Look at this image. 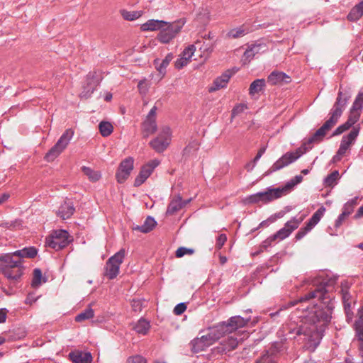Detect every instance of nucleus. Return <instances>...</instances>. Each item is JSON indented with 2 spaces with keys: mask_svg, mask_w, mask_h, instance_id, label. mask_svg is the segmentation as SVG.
Returning a JSON list of instances; mask_svg holds the SVG:
<instances>
[{
  "mask_svg": "<svg viewBox=\"0 0 363 363\" xmlns=\"http://www.w3.org/2000/svg\"><path fill=\"white\" fill-rule=\"evenodd\" d=\"M9 198V195L8 194H3L0 196V204H1L4 202H5Z\"/></svg>",
  "mask_w": 363,
  "mask_h": 363,
  "instance_id": "nucleus-64",
  "label": "nucleus"
},
{
  "mask_svg": "<svg viewBox=\"0 0 363 363\" xmlns=\"http://www.w3.org/2000/svg\"><path fill=\"white\" fill-rule=\"evenodd\" d=\"M197 19L203 24H207L211 20V11L208 8H201L197 14Z\"/></svg>",
  "mask_w": 363,
  "mask_h": 363,
  "instance_id": "nucleus-41",
  "label": "nucleus"
},
{
  "mask_svg": "<svg viewBox=\"0 0 363 363\" xmlns=\"http://www.w3.org/2000/svg\"><path fill=\"white\" fill-rule=\"evenodd\" d=\"M345 132L341 125L338 126L334 131L333 135H338Z\"/></svg>",
  "mask_w": 363,
  "mask_h": 363,
  "instance_id": "nucleus-63",
  "label": "nucleus"
},
{
  "mask_svg": "<svg viewBox=\"0 0 363 363\" xmlns=\"http://www.w3.org/2000/svg\"><path fill=\"white\" fill-rule=\"evenodd\" d=\"M42 273L39 269H35L33 271V277L32 280V286L38 287L41 284Z\"/></svg>",
  "mask_w": 363,
  "mask_h": 363,
  "instance_id": "nucleus-46",
  "label": "nucleus"
},
{
  "mask_svg": "<svg viewBox=\"0 0 363 363\" xmlns=\"http://www.w3.org/2000/svg\"><path fill=\"white\" fill-rule=\"evenodd\" d=\"M265 86L264 79H256L252 82L249 88V94L252 96L259 93Z\"/></svg>",
  "mask_w": 363,
  "mask_h": 363,
  "instance_id": "nucleus-35",
  "label": "nucleus"
},
{
  "mask_svg": "<svg viewBox=\"0 0 363 363\" xmlns=\"http://www.w3.org/2000/svg\"><path fill=\"white\" fill-rule=\"evenodd\" d=\"M345 104V100H342L341 94H338L337 101L330 113V118L324 124L318 129L315 133L305 142L302 147L296 150L295 152H286L280 159H279L268 170L267 174L282 169L289 165L304 152L310 150L313 143H318L322 141L327 133L335 126L341 116L343 107Z\"/></svg>",
  "mask_w": 363,
  "mask_h": 363,
  "instance_id": "nucleus-2",
  "label": "nucleus"
},
{
  "mask_svg": "<svg viewBox=\"0 0 363 363\" xmlns=\"http://www.w3.org/2000/svg\"><path fill=\"white\" fill-rule=\"evenodd\" d=\"M303 179V177L301 175H298V176H296L294 179L291 181V184H289L286 188V189L287 190V187L289 186V188L294 186V185L301 182Z\"/></svg>",
  "mask_w": 363,
  "mask_h": 363,
  "instance_id": "nucleus-56",
  "label": "nucleus"
},
{
  "mask_svg": "<svg viewBox=\"0 0 363 363\" xmlns=\"http://www.w3.org/2000/svg\"><path fill=\"white\" fill-rule=\"evenodd\" d=\"M221 338L219 345L213 349L215 354L226 353L235 350L244 337H240L237 333H225Z\"/></svg>",
  "mask_w": 363,
  "mask_h": 363,
  "instance_id": "nucleus-12",
  "label": "nucleus"
},
{
  "mask_svg": "<svg viewBox=\"0 0 363 363\" xmlns=\"http://www.w3.org/2000/svg\"><path fill=\"white\" fill-rule=\"evenodd\" d=\"M195 50L196 47L193 44L185 48L180 55L179 58H178L175 62L176 68L179 69L187 65L191 61V58L194 55Z\"/></svg>",
  "mask_w": 363,
  "mask_h": 363,
  "instance_id": "nucleus-18",
  "label": "nucleus"
},
{
  "mask_svg": "<svg viewBox=\"0 0 363 363\" xmlns=\"http://www.w3.org/2000/svg\"><path fill=\"white\" fill-rule=\"evenodd\" d=\"M8 310L6 308L0 309V323H3L6 321L7 318Z\"/></svg>",
  "mask_w": 363,
  "mask_h": 363,
  "instance_id": "nucleus-55",
  "label": "nucleus"
},
{
  "mask_svg": "<svg viewBox=\"0 0 363 363\" xmlns=\"http://www.w3.org/2000/svg\"><path fill=\"white\" fill-rule=\"evenodd\" d=\"M223 336L218 325L210 327L207 329V333L201 337L194 339L191 342V350L198 353L204 351L212 345L216 341L220 340Z\"/></svg>",
  "mask_w": 363,
  "mask_h": 363,
  "instance_id": "nucleus-4",
  "label": "nucleus"
},
{
  "mask_svg": "<svg viewBox=\"0 0 363 363\" xmlns=\"http://www.w3.org/2000/svg\"><path fill=\"white\" fill-rule=\"evenodd\" d=\"M341 293L347 318L348 320L352 319V306L354 303V301L350 294L348 288L342 287Z\"/></svg>",
  "mask_w": 363,
  "mask_h": 363,
  "instance_id": "nucleus-20",
  "label": "nucleus"
},
{
  "mask_svg": "<svg viewBox=\"0 0 363 363\" xmlns=\"http://www.w3.org/2000/svg\"><path fill=\"white\" fill-rule=\"evenodd\" d=\"M186 309V306L184 303L177 304L174 308V313L175 315L182 314Z\"/></svg>",
  "mask_w": 363,
  "mask_h": 363,
  "instance_id": "nucleus-51",
  "label": "nucleus"
},
{
  "mask_svg": "<svg viewBox=\"0 0 363 363\" xmlns=\"http://www.w3.org/2000/svg\"><path fill=\"white\" fill-rule=\"evenodd\" d=\"M82 170L91 182H96L101 177V174L99 171L94 170L90 167L84 166L82 167Z\"/></svg>",
  "mask_w": 363,
  "mask_h": 363,
  "instance_id": "nucleus-33",
  "label": "nucleus"
},
{
  "mask_svg": "<svg viewBox=\"0 0 363 363\" xmlns=\"http://www.w3.org/2000/svg\"><path fill=\"white\" fill-rule=\"evenodd\" d=\"M74 212L73 204L70 202H65L60 207L57 216L62 219L65 220L69 218Z\"/></svg>",
  "mask_w": 363,
  "mask_h": 363,
  "instance_id": "nucleus-30",
  "label": "nucleus"
},
{
  "mask_svg": "<svg viewBox=\"0 0 363 363\" xmlns=\"http://www.w3.org/2000/svg\"><path fill=\"white\" fill-rule=\"evenodd\" d=\"M119 13L124 20L128 21L137 20L143 14V11H128L126 9H121Z\"/></svg>",
  "mask_w": 363,
  "mask_h": 363,
  "instance_id": "nucleus-32",
  "label": "nucleus"
},
{
  "mask_svg": "<svg viewBox=\"0 0 363 363\" xmlns=\"http://www.w3.org/2000/svg\"><path fill=\"white\" fill-rule=\"evenodd\" d=\"M356 335L359 342V347L363 356V308L358 310L357 319L354 325Z\"/></svg>",
  "mask_w": 363,
  "mask_h": 363,
  "instance_id": "nucleus-19",
  "label": "nucleus"
},
{
  "mask_svg": "<svg viewBox=\"0 0 363 363\" xmlns=\"http://www.w3.org/2000/svg\"><path fill=\"white\" fill-rule=\"evenodd\" d=\"M265 151H266V147H262L259 150L257 155L255 156V157L253 160V164H252L250 169H252L255 167L256 163L260 159V157L263 155V154L265 152Z\"/></svg>",
  "mask_w": 363,
  "mask_h": 363,
  "instance_id": "nucleus-53",
  "label": "nucleus"
},
{
  "mask_svg": "<svg viewBox=\"0 0 363 363\" xmlns=\"http://www.w3.org/2000/svg\"><path fill=\"white\" fill-rule=\"evenodd\" d=\"M156 112L157 107L154 106L142 123V134L143 138H148L156 131L157 128L156 123Z\"/></svg>",
  "mask_w": 363,
  "mask_h": 363,
  "instance_id": "nucleus-14",
  "label": "nucleus"
},
{
  "mask_svg": "<svg viewBox=\"0 0 363 363\" xmlns=\"http://www.w3.org/2000/svg\"><path fill=\"white\" fill-rule=\"evenodd\" d=\"M166 25V21L162 20L150 19L140 26V30L147 31H160L162 26Z\"/></svg>",
  "mask_w": 363,
  "mask_h": 363,
  "instance_id": "nucleus-24",
  "label": "nucleus"
},
{
  "mask_svg": "<svg viewBox=\"0 0 363 363\" xmlns=\"http://www.w3.org/2000/svg\"><path fill=\"white\" fill-rule=\"evenodd\" d=\"M156 225V221L154 218L148 217L146 218L144 224L138 227V230L144 233L151 231Z\"/></svg>",
  "mask_w": 363,
  "mask_h": 363,
  "instance_id": "nucleus-42",
  "label": "nucleus"
},
{
  "mask_svg": "<svg viewBox=\"0 0 363 363\" xmlns=\"http://www.w3.org/2000/svg\"><path fill=\"white\" fill-rule=\"evenodd\" d=\"M71 242L70 236L65 230H57L51 233L46 238V246L55 250H60Z\"/></svg>",
  "mask_w": 363,
  "mask_h": 363,
  "instance_id": "nucleus-10",
  "label": "nucleus"
},
{
  "mask_svg": "<svg viewBox=\"0 0 363 363\" xmlns=\"http://www.w3.org/2000/svg\"><path fill=\"white\" fill-rule=\"evenodd\" d=\"M244 56L246 59H251L255 56L253 51L250 46L245 52Z\"/></svg>",
  "mask_w": 363,
  "mask_h": 363,
  "instance_id": "nucleus-58",
  "label": "nucleus"
},
{
  "mask_svg": "<svg viewBox=\"0 0 363 363\" xmlns=\"http://www.w3.org/2000/svg\"><path fill=\"white\" fill-rule=\"evenodd\" d=\"M227 240V237L225 234H220L216 241V247L217 249L220 250L223 246L225 242Z\"/></svg>",
  "mask_w": 363,
  "mask_h": 363,
  "instance_id": "nucleus-52",
  "label": "nucleus"
},
{
  "mask_svg": "<svg viewBox=\"0 0 363 363\" xmlns=\"http://www.w3.org/2000/svg\"><path fill=\"white\" fill-rule=\"evenodd\" d=\"M354 218L355 219L363 218V205L358 208L357 213L354 216Z\"/></svg>",
  "mask_w": 363,
  "mask_h": 363,
  "instance_id": "nucleus-60",
  "label": "nucleus"
},
{
  "mask_svg": "<svg viewBox=\"0 0 363 363\" xmlns=\"http://www.w3.org/2000/svg\"><path fill=\"white\" fill-rule=\"evenodd\" d=\"M362 108H363V96L362 94H359L355 99L351 109L361 113Z\"/></svg>",
  "mask_w": 363,
  "mask_h": 363,
  "instance_id": "nucleus-47",
  "label": "nucleus"
},
{
  "mask_svg": "<svg viewBox=\"0 0 363 363\" xmlns=\"http://www.w3.org/2000/svg\"><path fill=\"white\" fill-rule=\"evenodd\" d=\"M249 321L250 319H245L240 315H237L231 317L227 322L220 323L217 325L223 335L225 333H237L238 336L242 337L241 336L243 335L245 337L247 335L241 333L238 330L245 326Z\"/></svg>",
  "mask_w": 363,
  "mask_h": 363,
  "instance_id": "nucleus-7",
  "label": "nucleus"
},
{
  "mask_svg": "<svg viewBox=\"0 0 363 363\" xmlns=\"http://www.w3.org/2000/svg\"><path fill=\"white\" fill-rule=\"evenodd\" d=\"M200 146V143L197 140H193L189 143L186 147L184 149V155H190L196 152Z\"/></svg>",
  "mask_w": 363,
  "mask_h": 363,
  "instance_id": "nucleus-43",
  "label": "nucleus"
},
{
  "mask_svg": "<svg viewBox=\"0 0 363 363\" xmlns=\"http://www.w3.org/2000/svg\"><path fill=\"white\" fill-rule=\"evenodd\" d=\"M69 357L73 363H91L92 361V356L89 352L79 350L71 352Z\"/></svg>",
  "mask_w": 363,
  "mask_h": 363,
  "instance_id": "nucleus-22",
  "label": "nucleus"
},
{
  "mask_svg": "<svg viewBox=\"0 0 363 363\" xmlns=\"http://www.w3.org/2000/svg\"><path fill=\"white\" fill-rule=\"evenodd\" d=\"M186 203L187 202L183 201L180 196H177L169 203L167 209V213L169 215L174 214L181 210Z\"/></svg>",
  "mask_w": 363,
  "mask_h": 363,
  "instance_id": "nucleus-29",
  "label": "nucleus"
},
{
  "mask_svg": "<svg viewBox=\"0 0 363 363\" xmlns=\"http://www.w3.org/2000/svg\"><path fill=\"white\" fill-rule=\"evenodd\" d=\"M325 211V208L323 206L318 209L312 216L308 222L306 223V226L304 228H301L299 231L296 233V238L297 240H301L309 231H311L320 220L321 218L324 215Z\"/></svg>",
  "mask_w": 363,
  "mask_h": 363,
  "instance_id": "nucleus-16",
  "label": "nucleus"
},
{
  "mask_svg": "<svg viewBox=\"0 0 363 363\" xmlns=\"http://www.w3.org/2000/svg\"><path fill=\"white\" fill-rule=\"evenodd\" d=\"M194 250L191 248L180 247L177 250V251L175 252V255L177 257L180 258L186 255H191L194 254Z\"/></svg>",
  "mask_w": 363,
  "mask_h": 363,
  "instance_id": "nucleus-45",
  "label": "nucleus"
},
{
  "mask_svg": "<svg viewBox=\"0 0 363 363\" xmlns=\"http://www.w3.org/2000/svg\"><path fill=\"white\" fill-rule=\"evenodd\" d=\"M160 161L158 160H152L145 164H144L135 179L134 186H140L142 185L147 179L152 174L154 169L159 165Z\"/></svg>",
  "mask_w": 363,
  "mask_h": 363,
  "instance_id": "nucleus-15",
  "label": "nucleus"
},
{
  "mask_svg": "<svg viewBox=\"0 0 363 363\" xmlns=\"http://www.w3.org/2000/svg\"><path fill=\"white\" fill-rule=\"evenodd\" d=\"M150 323L145 319H140L135 324L134 329L139 334L145 335L150 329Z\"/></svg>",
  "mask_w": 363,
  "mask_h": 363,
  "instance_id": "nucleus-36",
  "label": "nucleus"
},
{
  "mask_svg": "<svg viewBox=\"0 0 363 363\" xmlns=\"http://www.w3.org/2000/svg\"><path fill=\"white\" fill-rule=\"evenodd\" d=\"M13 257L18 258L21 264L23 265L24 258H33L37 255V250L33 247H25L22 250H16L11 252Z\"/></svg>",
  "mask_w": 363,
  "mask_h": 363,
  "instance_id": "nucleus-25",
  "label": "nucleus"
},
{
  "mask_svg": "<svg viewBox=\"0 0 363 363\" xmlns=\"http://www.w3.org/2000/svg\"><path fill=\"white\" fill-rule=\"evenodd\" d=\"M96 83L92 79H89V76L87 78L86 85L84 86V90L80 94L81 98H88L94 92L96 87Z\"/></svg>",
  "mask_w": 363,
  "mask_h": 363,
  "instance_id": "nucleus-34",
  "label": "nucleus"
},
{
  "mask_svg": "<svg viewBox=\"0 0 363 363\" xmlns=\"http://www.w3.org/2000/svg\"><path fill=\"white\" fill-rule=\"evenodd\" d=\"M359 126L354 127L352 130L346 135H344L341 140L339 149L336 155L333 157V162H339L349 152L352 145L354 143L357 137L359 135Z\"/></svg>",
  "mask_w": 363,
  "mask_h": 363,
  "instance_id": "nucleus-9",
  "label": "nucleus"
},
{
  "mask_svg": "<svg viewBox=\"0 0 363 363\" xmlns=\"http://www.w3.org/2000/svg\"><path fill=\"white\" fill-rule=\"evenodd\" d=\"M252 30V26L249 23H245L240 27L230 30L228 33V36L232 38H238L245 35Z\"/></svg>",
  "mask_w": 363,
  "mask_h": 363,
  "instance_id": "nucleus-26",
  "label": "nucleus"
},
{
  "mask_svg": "<svg viewBox=\"0 0 363 363\" xmlns=\"http://www.w3.org/2000/svg\"><path fill=\"white\" fill-rule=\"evenodd\" d=\"M127 363H146V360L140 355H135L129 357Z\"/></svg>",
  "mask_w": 363,
  "mask_h": 363,
  "instance_id": "nucleus-50",
  "label": "nucleus"
},
{
  "mask_svg": "<svg viewBox=\"0 0 363 363\" xmlns=\"http://www.w3.org/2000/svg\"><path fill=\"white\" fill-rule=\"evenodd\" d=\"M172 59L173 55L172 53H169L162 61L159 59L154 60L155 68L159 72V73L162 74V77H164L166 72V68L169 65V62L172 60Z\"/></svg>",
  "mask_w": 363,
  "mask_h": 363,
  "instance_id": "nucleus-28",
  "label": "nucleus"
},
{
  "mask_svg": "<svg viewBox=\"0 0 363 363\" xmlns=\"http://www.w3.org/2000/svg\"><path fill=\"white\" fill-rule=\"evenodd\" d=\"M73 135L74 130L71 128L67 129L55 145L45 155V160L49 162L54 161L67 148Z\"/></svg>",
  "mask_w": 363,
  "mask_h": 363,
  "instance_id": "nucleus-6",
  "label": "nucleus"
},
{
  "mask_svg": "<svg viewBox=\"0 0 363 363\" xmlns=\"http://www.w3.org/2000/svg\"><path fill=\"white\" fill-rule=\"evenodd\" d=\"M24 270L19 259L16 258L11 253H6L0 256V272L8 279L9 284H2L1 290L7 296L15 293V284L21 279Z\"/></svg>",
  "mask_w": 363,
  "mask_h": 363,
  "instance_id": "nucleus-3",
  "label": "nucleus"
},
{
  "mask_svg": "<svg viewBox=\"0 0 363 363\" xmlns=\"http://www.w3.org/2000/svg\"><path fill=\"white\" fill-rule=\"evenodd\" d=\"M138 87L140 90V92H143V93H145V83L144 82H140L138 83Z\"/></svg>",
  "mask_w": 363,
  "mask_h": 363,
  "instance_id": "nucleus-61",
  "label": "nucleus"
},
{
  "mask_svg": "<svg viewBox=\"0 0 363 363\" xmlns=\"http://www.w3.org/2000/svg\"><path fill=\"white\" fill-rule=\"evenodd\" d=\"M311 283L310 291L292 303L299 306L286 326L289 334L303 335L307 348L314 350L330 321L334 296L325 285L317 286L316 280Z\"/></svg>",
  "mask_w": 363,
  "mask_h": 363,
  "instance_id": "nucleus-1",
  "label": "nucleus"
},
{
  "mask_svg": "<svg viewBox=\"0 0 363 363\" xmlns=\"http://www.w3.org/2000/svg\"><path fill=\"white\" fill-rule=\"evenodd\" d=\"M99 128L100 133L104 137L110 135L113 130L112 124L106 121H101L99 125Z\"/></svg>",
  "mask_w": 363,
  "mask_h": 363,
  "instance_id": "nucleus-40",
  "label": "nucleus"
},
{
  "mask_svg": "<svg viewBox=\"0 0 363 363\" xmlns=\"http://www.w3.org/2000/svg\"><path fill=\"white\" fill-rule=\"evenodd\" d=\"M186 23V18H181L173 22L166 21V25L162 26L157 35V40L164 44L170 43L181 32Z\"/></svg>",
  "mask_w": 363,
  "mask_h": 363,
  "instance_id": "nucleus-5",
  "label": "nucleus"
},
{
  "mask_svg": "<svg viewBox=\"0 0 363 363\" xmlns=\"http://www.w3.org/2000/svg\"><path fill=\"white\" fill-rule=\"evenodd\" d=\"M125 255V250L122 248L107 260L105 267V276L109 279H113L118 276L120 266L123 263Z\"/></svg>",
  "mask_w": 363,
  "mask_h": 363,
  "instance_id": "nucleus-11",
  "label": "nucleus"
},
{
  "mask_svg": "<svg viewBox=\"0 0 363 363\" xmlns=\"http://www.w3.org/2000/svg\"><path fill=\"white\" fill-rule=\"evenodd\" d=\"M286 191V188L272 189L267 191L259 192L257 194L251 195L249 196L248 201L250 203H257L259 201H263L266 203L280 198Z\"/></svg>",
  "mask_w": 363,
  "mask_h": 363,
  "instance_id": "nucleus-13",
  "label": "nucleus"
},
{
  "mask_svg": "<svg viewBox=\"0 0 363 363\" xmlns=\"http://www.w3.org/2000/svg\"><path fill=\"white\" fill-rule=\"evenodd\" d=\"M231 77L232 73L230 71H226L214 80L213 84L208 87V91L214 92L225 87Z\"/></svg>",
  "mask_w": 363,
  "mask_h": 363,
  "instance_id": "nucleus-21",
  "label": "nucleus"
},
{
  "mask_svg": "<svg viewBox=\"0 0 363 363\" xmlns=\"http://www.w3.org/2000/svg\"><path fill=\"white\" fill-rule=\"evenodd\" d=\"M358 199L359 198L356 196L345 203L342 208L343 215H347L349 216L353 212L354 207L358 203Z\"/></svg>",
  "mask_w": 363,
  "mask_h": 363,
  "instance_id": "nucleus-37",
  "label": "nucleus"
},
{
  "mask_svg": "<svg viewBox=\"0 0 363 363\" xmlns=\"http://www.w3.org/2000/svg\"><path fill=\"white\" fill-rule=\"evenodd\" d=\"M348 217L347 215H343V212L338 216L335 221V227H339L342 225V222Z\"/></svg>",
  "mask_w": 363,
  "mask_h": 363,
  "instance_id": "nucleus-57",
  "label": "nucleus"
},
{
  "mask_svg": "<svg viewBox=\"0 0 363 363\" xmlns=\"http://www.w3.org/2000/svg\"><path fill=\"white\" fill-rule=\"evenodd\" d=\"M172 140V130L169 126H162L158 135L150 140V146L157 152H163L170 145Z\"/></svg>",
  "mask_w": 363,
  "mask_h": 363,
  "instance_id": "nucleus-8",
  "label": "nucleus"
},
{
  "mask_svg": "<svg viewBox=\"0 0 363 363\" xmlns=\"http://www.w3.org/2000/svg\"><path fill=\"white\" fill-rule=\"evenodd\" d=\"M360 115V112L351 109L347 121L354 125L359 121Z\"/></svg>",
  "mask_w": 363,
  "mask_h": 363,
  "instance_id": "nucleus-48",
  "label": "nucleus"
},
{
  "mask_svg": "<svg viewBox=\"0 0 363 363\" xmlns=\"http://www.w3.org/2000/svg\"><path fill=\"white\" fill-rule=\"evenodd\" d=\"M291 233L284 227L278 230L275 234L269 237L263 242V246L267 247L272 242L276 240H283L288 238Z\"/></svg>",
  "mask_w": 363,
  "mask_h": 363,
  "instance_id": "nucleus-27",
  "label": "nucleus"
},
{
  "mask_svg": "<svg viewBox=\"0 0 363 363\" xmlns=\"http://www.w3.org/2000/svg\"><path fill=\"white\" fill-rule=\"evenodd\" d=\"M353 125L350 123L348 121H347L345 123L341 125L342 128H343L344 131H346L349 128H350Z\"/></svg>",
  "mask_w": 363,
  "mask_h": 363,
  "instance_id": "nucleus-62",
  "label": "nucleus"
},
{
  "mask_svg": "<svg viewBox=\"0 0 363 363\" xmlns=\"http://www.w3.org/2000/svg\"><path fill=\"white\" fill-rule=\"evenodd\" d=\"M271 359L268 354L263 355L262 358L257 361L256 363H269Z\"/></svg>",
  "mask_w": 363,
  "mask_h": 363,
  "instance_id": "nucleus-59",
  "label": "nucleus"
},
{
  "mask_svg": "<svg viewBox=\"0 0 363 363\" xmlns=\"http://www.w3.org/2000/svg\"><path fill=\"white\" fill-rule=\"evenodd\" d=\"M250 47L255 55L257 53H259L261 51L263 52L264 51L263 48H264L265 46L262 45L261 44H257V45H252Z\"/></svg>",
  "mask_w": 363,
  "mask_h": 363,
  "instance_id": "nucleus-54",
  "label": "nucleus"
},
{
  "mask_svg": "<svg viewBox=\"0 0 363 363\" xmlns=\"http://www.w3.org/2000/svg\"><path fill=\"white\" fill-rule=\"evenodd\" d=\"M303 220V217H300L298 218H293L290 220L287 221L285 225L284 228H286V230L291 233L294 230L297 229L299 226V225L301 223V222Z\"/></svg>",
  "mask_w": 363,
  "mask_h": 363,
  "instance_id": "nucleus-39",
  "label": "nucleus"
},
{
  "mask_svg": "<svg viewBox=\"0 0 363 363\" xmlns=\"http://www.w3.org/2000/svg\"><path fill=\"white\" fill-rule=\"evenodd\" d=\"M134 160L133 157H127L123 160L118 169L116 177L118 182L123 183L130 176L133 169Z\"/></svg>",
  "mask_w": 363,
  "mask_h": 363,
  "instance_id": "nucleus-17",
  "label": "nucleus"
},
{
  "mask_svg": "<svg viewBox=\"0 0 363 363\" xmlns=\"http://www.w3.org/2000/svg\"><path fill=\"white\" fill-rule=\"evenodd\" d=\"M339 179V172L334 171L325 179V184L328 186H333Z\"/></svg>",
  "mask_w": 363,
  "mask_h": 363,
  "instance_id": "nucleus-44",
  "label": "nucleus"
},
{
  "mask_svg": "<svg viewBox=\"0 0 363 363\" xmlns=\"http://www.w3.org/2000/svg\"><path fill=\"white\" fill-rule=\"evenodd\" d=\"M363 16V1L354 6L349 14L347 19L350 21H356Z\"/></svg>",
  "mask_w": 363,
  "mask_h": 363,
  "instance_id": "nucleus-31",
  "label": "nucleus"
},
{
  "mask_svg": "<svg viewBox=\"0 0 363 363\" xmlns=\"http://www.w3.org/2000/svg\"><path fill=\"white\" fill-rule=\"evenodd\" d=\"M94 310L91 308L89 307L86 309H85L84 311H82V313H79L75 317V320L78 323H81L86 320L92 318L94 317Z\"/></svg>",
  "mask_w": 363,
  "mask_h": 363,
  "instance_id": "nucleus-38",
  "label": "nucleus"
},
{
  "mask_svg": "<svg viewBox=\"0 0 363 363\" xmlns=\"http://www.w3.org/2000/svg\"><path fill=\"white\" fill-rule=\"evenodd\" d=\"M247 108V106L245 104H240L235 106L232 111V116L235 117V116L241 113Z\"/></svg>",
  "mask_w": 363,
  "mask_h": 363,
  "instance_id": "nucleus-49",
  "label": "nucleus"
},
{
  "mask_svg": "<svg viewBox=\"0 0 363 363\" xmlns=\"http://www.w3.org/2000/svg\"><path fill=\"white\" fill-rule=\"evenodd\" d=\"M290 77L285 73L279 71L272 72L267 78V82L272 85L281 84L290 82Z\"/></svg>",
  "mask_w": 363,
  "mask_h": 363,
  "instance_id": "nucleus-23",
  "label": "nucleus"
}]
</instances>
